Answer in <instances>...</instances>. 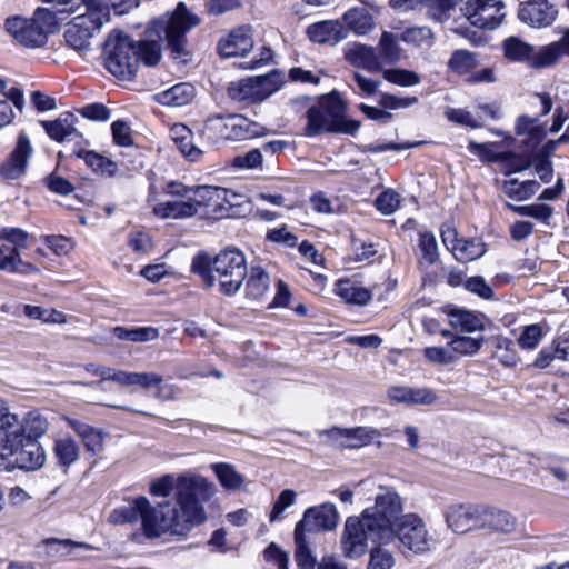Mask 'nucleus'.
<instances>
[{
  "mask_svg": "<svg viewBox=\"0 0 569 569\" xmlns=\"http://www.w3.org/2000/svg\"><path fill=\"white\" fill-rule=\"evenodd\" d=\"M410 406H430L438 400L435 390L427 387H410Z\"/></svg>",
  "mask_w": 569,
  "mask_h": 569,
  "instance_id": "56",
  "label": "nucleus"
},
{
  "mask_svg": "<svg viewBox=\"0 0 569 569\" xmlns=\"http://www.w3.org/2000/svg\"><path fill=\"white\" fill-rule=\"evenodd\" d=\"M169 200L157 203L153 213L161 219H188L199 213L202 207H209L211 200L221 191L210 186H186L170 181L166 186Z\"/></svg>",
  "mask_w": 569,
  "mask_h": 569,
  "instance_id": "3",
  "label": "nucleus"
},
{
  "mask_svg": "<svg viewBox=\"0 0 569 569\" xmlns=\"http://www.w3.org/2000/svg\"><path fill=\"white\" fill-rule=\"evenodd\" d=\"M217 190L221 191L219 194L220 198L214 196V198L211 200L209 206H213L212 214L216 218H228L232 216V208L234 207V203L231 202V200L227 197L228 192L224 189L216 188Z\"/></svg>",
  "mask_w": 569,
  "mask_h": 569,
  "instance_id": "55",
  "label": "nucleus"
},
{
  "mask_svg": "<svg viewBox=\"0 0 569 569\" xmlns=\"http://www.w3.org/2000/svg\"><path fill=\"white\" fill-rule=\"evenodd\" d=\"M194 88L190 83H179L157 96L158 101L168 107H182L194 98Z\"/></svg>",
  "mask_w": 569,
  "mask_h": 569,
  "instance_id": "30",
  "label": "nucleus"
},
{
  "mask_svg": "<svg viewBox=\"0 0 569 569\" xmlns=\"http://www.w3.org/2000/svg\"><path fill=\"white\" fill-rule=\"evenodd\" d=\"M478 64L477 56L468 50H456L449 61L448 68L458 74H466L473 70Z\"/></svg>",
  "mask_w": 569,
  "mask_h": 569,
  "instance_id": "46",
  "label": "nucleus"
},
{
  "mask_svg": "<svg viewBox=\"0 0 569 569\" xmlns=\"http://www.w3.org/2000/svg\"><path fill=\"white\" fill-rule=\"evenodd\" d=\"M162 381V377L156 372H129L116 370L113 376V382L124 387L140 386L148 389L159 386Z\"/></svg>",
  "mask_w": 569,
  "mask_h": 569,
  "instance_id": "32",
  "label": "nucleus"
},
{
  "mask_svg": "<svg viewBox=\"0 0 569 569\" xmlns=\"http://www.w3.org/2000/svg\"><path fill=\"white\" fill-rule=\"evenodd\" d=\"M342 111L343 106L339 98L333 96L323 97L318 104L310 107L307 111L306 134L315 137L325 131L356 133L360 128L359 121L345 118L333 120Z\"/></svg>",
  "mask_w": 569,
  "mask_h": 569,
  "instance_id": "6",
  "label": "nucleus"
},
{
  "mask_svg": "<svg viewBox=\"0 0 569 569\" xmlns=\"http://www.w3.org/2000/svg\"><path fill=\"white\" fill-rule=\"evenodd\" d=\"M383 79L392 84H397L400 87H413L421 82V77L415 71L407 69H383L382 68Z\"/></svg>",
  "mask_w": 569,
  "mask_h": 569,
  "instance_id": "48",
  "label": "nucleus"
},
{
  "mask_svg": "<svg viewBox=\"0 0 569 569\" xmlns=\"http://www.w3.org/2000/svg\"><path fill=\"white\" fill-rule=\"evenodd\" d=\"M461 12L470 24L481 29L497 28L505 17L501 0H468Z\"/></svg>",
  "mask_w": 569,
  "mask_h": 569,
  "instance_id": "14",
  "label": "nucleus"
},
{
  "mask_svg": "<svg viewBox=\"0 0 569 569\" xmlns=\"http://www.w3.org/2000/svg\"><path fill=\"white\" fill-rule=\"evenodd\" d=\"M64 420L81 438V441L87 451L91 452L92 455H97L102 451L103 433L100 429H97L78 419L66 417Z\"/></svg>",
  "mask_w": 569,
  "mask_h": 569,
  "instance_id": "26",
  "label": "nucleus"
},
{
  "mask_svg": "<svg viewBox=\"0 0 569 569\" xmlns=\"http://www.w3.org/2000/svg\"><path fill=\"white\" fill-rule=\"evenodd\" d=\"M399 39L417 48H430L435 42V33L429 27H411L402 31Z\"/></svg>",
  "mask_w": 569,
  "mask_h": 569,
  "instance_id": "41",
  "label": "nucleus"
},
{
  "mask_svg": "<svg viewBox=\"0 0 569 569\" xmlns=\"http://www.w3.org/2000/svg\"><path fill=\"white\" fill-rule=\"evenodd\" d=\"M558 11L548 0H529L520 4L518 17L532 27H548L557 18Z\"/></svg>",
  "mask_w": 569,
  "mask_h": 569,
  "instance_id": "20",
  "label": "nucleus"
},
{
  "mask_svg": "<svg viewBox=\"0 0 569 569\" xmlns=\"http://www.w3.org/2000/svg\"><path fill=\"white\" fill-rule=\"evenodd\" d=\"M342 19L346 26L357 36H366L376 28L372 16L363 7L349 9Z\"/></svg>",
  "mask_w": 569,
  "mask_h": 569,
  "instance_id": "28",
  "label": "nucleus"
},
{
  "mask_svg": "<svg viewBox=\"0 0 569 569\" xmlns=\"http://www.w3.org/2000/svg\"><path fill=\"white\" fill-rule=\"evenodd\" d=\"M32 151L29 138L24 132H21L14 149L7 160L0 164V176L6 180L19 179L26 172Z\"/></svg>",
  "mask_w": 569,
  "mask_h": 569,
  "instance_id": "18",
  "label": "nucleus"
},
{
  "mask_svg": "<svg viewBox=\"0 0 569 569\" xmlns=\"http://www.w3.org/2000/svg\"><path fill=\"white\" fill-rule=\"evenodd\" d=\"M113 141L121 147L132 144L131 129L127 122L117 120L111 124Z\"/></svg>",
  "mask_w": 569,
  "mask_h": 569,
  "instance_id": "63",
  "label": "nucleus"
},
{
  "mask_svg": "<svg viewBox=\"0 0 569 569\" xmlns=\"http://www.w3.org/2000/svg\"><path fill=\"white\" fill-rule=\"evenodd\" d=\"M485 506L477 505H452L446 511V522L456 533H466L471 530H479L482 527Z\"/></svg>",
  "mask_w": 569,
  "mask_h": 569,
  "instance_id": "16",
  "label": "nucleus"
},
{
  "mask_svg": "<svg viewBox=\"0 0 569 569\" xmlns=\"http://www.w3.org/2000/svg\"><path fill=\"white\" fill-rule=\"evenodd\" d=\"M110 20V9L106 0H84V12L78 13L64 32L66 43L83 53L90 49V39Z\"/></svg>",
  "mask_w": 569,
  "mask_h": 569,
  "instance_id": "4",
  "label": "nucleus"
},
{
  "mask_svg": "<svg viewBox=\"0 0 569 569\" xmlns=\"http://www.w3.org/2000/svg\"><path fill=\"white\" fill-rule=\"evenodd\" d=\"M191 271L198 274L208 288L216 284V274L213 272V258L207 252H200L193 257Z\"/></svg>",
  "mask_w": 569,
  "mask_h": 569,
  "instance_id": "42",
  "label": "nucleus"
},
{
  "mask_svg": "<svg viewBox=\"0 0 569 569\" xmlns=\"http://www.w3.org/2000/svg\"><path fill=\"white\" fill-rule=\"evenodd\" d=\"M455 6L456 0H427V14L438 22H443Z\"/></svg>",
  "mask_w": 569,
  "mask_h": 569,
  "instance_id": "51",
  "label": "nucleus"
},
{
  "mask_svg": "<svg viewBox=\"0 0 569 569\" xmlns=\"http://www.w3.org/2000/svg\"><path fill=\"white\" fill-rule=\"evenodd\" d=\"M174 491L173 501L159 503L151 507L156 513L164 515L172 521H184L183 530L169 531L172 535H187L194 526L203 523L207 519L204 502H208L216 495V486L204 477L186 473L179 477L166 475L154 481L150 492L158 497H167Z\"/></svg>",
  "mask_w": 569,
  "mask_h": 569,
  "instance_id": "2",
  "label": "nucleus"
},
{
  "mask_svg": "<svg viewBox=\"0 0 569 569\" xmlns=\"http://www.w3.org/2000/svg\"><path fill=\"white\" fill-rule=\"evenodd\" d=\"M387 545L392 539L378 528L368 515L349 517L346 520L341 537V549L345 557L350 559L360 558L366 553L368 543Z\"/></svg>",
  "mask_w": 569,
  "mask_h": 569,
  "instance_id": "8",
  "label": "nucleus"
},
{
  "mask_svg": "<svg viewBox=\"0 0 569 569\" xmlns=\"http://www.w3.org/2000/svg\"><path fill=\"white\" fill-rule=\"evenodd\" d=\"M54 453L60 465L69 467L79 458V446L70 437L60 438L54 442Z\"/></svg>",
  "mask_w": 569,
  "mask_h": 569,
  "instance_id": "44",
  "label": "nucleus"
},
{
  "mask_svg": "<svg viewBox=\"0 0 569 569\" xmlns=\"http://www.w3.org/2000/svg\"><path fill=\"white\" fill-rule=\"evenodd\" d=\"M84 144L79 146L78 149L72 150V154L77 158L83 159L86 164L91 168L96 173L106 177H113L117 173V163L106 157L90 150H84Z\"/></svg>",
  "mask_w": 569,
  "mask_h": 569,
  "instance_id": "27",
  "label": "nucleus"
},
{
  "mask_svg": "<svg viewBox=\"0 0 569 569\" xmlns=\"http://www.w3.org/2000/svg\"><path fill=\"white\" fill-rule=\"evenodd\" d=\"M397 539L400 548L416 555H423L431 549L432 538L422 518L417 513L402 515L392 527V540Z\"/></svg>",
  "mask_w": 569,
  "mask_h": 569,
  "instance_id": "12",
  "label": "nucleus"
},
{
  "mask_svg": "<svg viewBox=\"0 0 569 569\" xmlns=\"http://www.w3.org/2000/svg\"><path fill=\"white\" fill-rule=\"evenodd\" d=\"M283 82V74L273 70L264 76L250 77L231 82L228 88V94L232 100L239 102L257 103L278 91Z\"/></svg>",
  "mask_w": 569,
  "mask_h": 569,
  "instance_id": "11",
  "label": "nucleus"
},
{
  "mask_svg": "<svg viewBox=\"0 0 569 569\" xmlns=\"http://www.w3.org/2000/svg\"><path fill=\"white\" fill-rule=\"evenodd\" d=\"M21 263V256L18 248L10 246H0V270L14 273L17 267Z\"/></svg>",
  "mask_w": 569,
  "mask_h": 569,
  "instance_id": "53",
  "label": "nucleus"
},
{
  "mask_svg": "<svg viewBox=\"0 0 569 569\" xmlns=\"http://www.w3.org/2000/svg\"><path fill=\"white\" fill-rule=\"evenodd\" d=\"M539 187V183L535 180L520 182L517 179H510L505 181L503 191L509 198L523 201L532 197Z\"/></svg>",
  "mask_w": 569,
  "mask_h": 569,
  "instance_id": "40",
  "label": "nucleus"
},
{
  "mask_svg": "<svg viewBox=\"0 0 569 569\" xmlns=\"http://www.w3.org/2000/svg\"><path fill=\"white\" fill-rule=\"evenodd\" d=\"M402 49L398 43V38L388 31L381 33L378 44L379 61L387 64H396L402 59Z\"/></svg>",
  "mask_w": 569,
  "mask_h": 569,
  "instance_id": "35",
  "label": "nucleus"
},
{
  "mask_svg": "<svg viewBox=\"0 0 569 569\" xmlns=\"http://www.w3.org/2000/svg\"><path fill=\"white\" fill-rule=\"evenodd\" d=\"M113 332L118 339L133 342H146L154 340L159 336V330L153 327H139L133 329L116 327Z\"/></svg>",
  "mask_w": 569,
  "mask_h": 569,
  "instance_id": "45",
  "label": "nucleus"
},
{
  "mask_svg": "<svg viewBox=\"0 0 569 569\" xmlns=\"http://www.w3.org/2000/svg\"><path fill=\"white\" fill-rule=\"evenodd\" d=\"M451 251L458 261L469 262L486 253V244L480 239L461 238L455 247H451Z\"/></svg>",
  "mask_w": 569,
  "mask_h": 569,
  "instance_id": "37",
  "label": "nucleus"
},
{
  "mask_svg": "<svg viewBox=\"0 0 569 569\" xmlns=\"http://www.w3.org/2000/svg\"><path fill=\"white\" fill-rule=\"evenodd\" d=\"M446 116L450 121L469 126L471 128H479L481 127V116L476 117V114H472L471 112L465 110V109H453L449 108L446 111Z\"/></svg>",
  "mask_w": 569,
  "mask_h": 569,
  "instance_id": "59",
  "label": "nucleus"
},
{
  "mask_svg": "<svg viewBox=\"0 0 569 569\" xmlns=\"http://www.w3.org/2000/svg\"><path fill=\"white\" fill-rule=\"evenodd\" d=\"M509 207L518 214L547 221L552 214V208L547 204L512 206Z\"/></svg>",
  "mask_w": 569,
  "mask_h": 569,
  "instance_id": "54",
  "label": "nucleus"
},
{
  "mask_svg": "<svg viewBox=\"0 0 569 569\" xmlns=\"http://www.w3.org/2000/svg\"><path fill=\"white\" fill-rule=\"evenodd\" d=\"M563 53H566V51L561 38L559 41L541 48L533 57L532 66L536 68L549 67L557 62Z\"/></svg>",
  "mask_w": 569,
  "mask_h": 569,
  "instance_id": "47",
  "label": "nucleus"
},
{
  "mask_svg": "<svg viewBox=\"0 0 569 569\" xmlns=\"http://www.w3.org/2000/svg\"><path fill=\"white\" fill-rule=\"evenodd\" d=\"M201 134L210 143H218L264 136L266 129L241 114H217L206 120Z\"/></svg>",
  "mask_w": 569,
  "mask_h": 569,
  "instance_id": "9",
  "label": "nucleus"
},
{
  "mask_svg": "<svg viewBox=\"0 0 569 569\" xmlns=\"http://www.w3.org/2000/svg\"><path fill=\"white\" fill-rule=\"evenodd\" d=\"M200 22L201 19L190 12L184 2H179L171 13L161 17L146 30L142 40L136 42L129 36L113 31L104 44V66L119 79H133L140 62L152 67L160 61L162 33L171 57L187 62L190 52L186 36Z\"/></svg>",
  "mask_w": 569,
  "mask_h": 569,
  "instance_id": "1",
  "label": "nucleus"
},
{
  "mask_svg": "<svg viewBox=\"0 0 569 569\" xmlns=\"http://www.w3.org/2000/svg\"><path fill=\"white\" fill-rule=\"evenodd\" d=\"M213 272L220 292L226 296L236 295L248 273L243 252L233 247L221 250L213 258Z\"/></svg>",
  "mask_w": 569,
  "mask_h": 569,
  "instance_id": "10",
  "label": "nucleus"
},
{
  "mask_svg": "<svg viewBox=\"0 0 569 569\" xmlns=\"http://www.w3.org/2000/svg\"><path fill=\"white\" fill-rule=\"evenodd\" d=\"M419 248L422 252V259L432 264L438 259V246L436 238L431 233H422L419 240Z\"/></svg>",
  "mask_w": 569,
  "mask_h": 569,
  "instance_id": "60",
  "label": "nucleus"
},
{
  "mask_svg": "<svg viewBox=\"0 0 569 569\" xmlns=\"http://www.w3.org/2000/svg\"><path fill=\"white\" fill-rule=\"evenodd\" d=\"M426 359L436 365H450L456 361V353L450 343L448 347H427L423 349Z\"/></svg>",
  "mask_w": 569,
  "mask_h": 569,
  "instance_id": "52",
  "label": "nucleus"
},
{
  "mask_svg": "<svg viewBox=\"0 0 569 569\" xmlns=\"http://www.w3.org/2000/svg\"><path fill=\"white\" fill-rule=\"evenodd\" d=\"M10 101L21 109L23 103V96L19 89L12 88L9 92L6 91V81L0 79V128L9 124L14 118V112Z\"/></svg>",
  "mask_w": 569,
  "mask_h": 569,
  "instance_id": "29",
  "label": "nucleus"
},
{
  "mask_svg": "<svg viewBox=\"0 0 569 569\" xmlns=\"http://www.w3.org/2000/svg\"><path fill=\"white\" fill-rule=\"evenodd\" d=\"M345 59L353 67L362 68L369 72L382 71L381 61L373 47L353 42L345 48Z\"/></svg>",
  "mask_w": 569,
  "mask_h": 569,
  "instance_id": "22",
  "label": "nucleus"
},
{
  "mask_svg": "<svg viewBox=\"0 0 569 569\" xmlns=\"http://www.w3.org/2000/svg\"><path fill=\"white\" fill-rule=\"evenodd\" d=\"M542 338V329L539 325H531L523 329L518 343L523 349H535Z\"/></svg>",
  "mask_w": 569,
  "mask_h": 569,
  "instance_id": "61",
  "label": "nucleus"
},
{
  "mask_svg": "<svg viewBox=\"0 0 569 569\" xmlns=\"http://www.w3.org/2000/svg\"><path fill=\"white\" fill-rule=\"evenodd\" d=\"M399 204L400 196L393 190L383 191L376 199V207L383 214L393 213Z\"/></svg>",
  "mask_w": 569,
  "mask_h": 569,
  "instance_id": "58",
  "label": "nucleus"
},
{
  "mask_svg": "<svg viewBox=\"0 0 569 569\" xmlns=\"http://www.w3.org/2000/svg\"><path fill=\"white\" fill-rule=\"evenodd\" d=\"M481 529H490L501 535H512L517 531L518 521L510 512L485 507Z\"/></svg>",
  "mask_w": 569,
  "mask_h": 569,
  "instance_id": "25",
  "label": "nucleus"
},
{
  "mask_svg": "<svg viewBox=\"0 0 569 569\" xmlns=\"http://www.w3.org/2000/svg\"><path fill=\"white\" fill-rule=\"evenodd\" d=\"M264 558L267 561L277 565L278 569H289V556L286 551L281 550L274 542H271L264 550Z\"/></svg>",
  "mask_w": 569,
  "mask_h": 569,
  "instance_id": "64",
  "label": "nucleus"
},
{
  "mask_svg": "<svg viewBox=\"0 0 569 569\" xmlns=\"http://www.w3.org/2000/svg\"><path fill=\"white\" fill-rule=\"evenodd\" d=\"M339 515L335 505L327 502L308 508L296 528L306 532L330 531L338 525Z\"/></svg>",
  "mask_w": 569,
  "mask_h": 569,
  "instance_id": "17",
  "label": "nucleus"
},
{
  "mask_svg": "<svg viewBox=\"0 0 569 569\" xmlns=\"http://www.w3.org/2000/svg\"><path fill=\"white\" fill-rule=\"evenodd\" d=\"M449 323L452 328L462 332L475 333L483 330V320L478 315L461 309H452L448 312Z\"/></svg>",
  "mask_w": 569,
  "mask_h": 569,
  "instance_id": "31",
  "label": "nucleus"
},
{
  "mask_svg": "<svg viewBox=\"0 0 569 569\" xmlns=\"http://www.w3.org/2000/svg\"><path fill=\"white\" fill-rule=\"evenodd\" d=\"M320 435L326 436L330 445L337 448H361L370 445L380 432L372 427H333L321 431Z\"/></svg>",
  "mask_w": 569,
  "mask_h": 569,
  "instance_id": "15",
  "label": "nucleus"
},
{
  "mask_svg": "<svg viewBox=\"0 0 569 569\" xmlns=\"http://www.w3.org/2000/svg\"><path fill=\"white\" fill-rule=\"evenodd\" d=\"M141 519L144 533L148 538H158L168 531L183 530L184 521H172V518H166L159 512L151 510L149 500L144 497L137 498L131 506L114 509L109 516V522L123 525L134 522Z\"/></svg>",
  "mask_w": 569,
  "mask_h": 569,
  "instance_id": "5",
  "label": "nucleus"
},
{
  "mask_svg": "<svg viewBox=\"0 0 569 569\" xmlns=\"http://www.w3.org/2000/svg\"><path fill=\"white\" fill-rule=\"evenodd\" d=\"M483 342L481 335L477 337L457 336L451 339L450 346L456 353V360L460 356H471L479 351Z\"/></svg>",
  "mask_w": 569,
  "mask_h": 569,
  "instance_id": "49",
  "label": "nucleus"
},
{
  "mask_svg": "<svg viewBox=\"0 0 569 569\" xmlns=\"http://www.w3.org/2000/svg\"><path fill=\"white\" fill-rule=\"evenodd\" d=\"M17 455L16 462L24 470H37L42 467L46 461L44 450L37 442L29 443L26 447L22 445Z\"/></svg>",
  "mask_w": 569,
  "mask_h": 569,
  "instance_id": "36",
  "label": "nucleus"
},
{
  "mask_svg": "<svg viewBox=\"0 0 569 569\" xmlns=\"http://www.w3.org/2000/svg\"><path fill=\"white\" fill-rule=\"evenodd\" d=\"M253 48L251 30L247 27H240L232 30L226 38L218 43V50L224 58L244 56Z\"/></svg>",
  "mask_w": 569,
  "mask_h": 569,
  "instance_id": "21",
  "label": "nucleus"
},
{
  "mask_svg": "<svg viewBox=\"0 0 569 569\" xmlns=\"http://www.w3.org/2000/svg\"><path fill=\"white\" fill-rule=\"evenodd\" d=\"M270 288L269 274L259 266L251 267L246 284L247 297L253 300H262Z\"/></svg>",
  "mask_w": 569,
  "mask_h": 569,
  "instance_id": "34",
  "label": "nucleus"
},
{
  "mask_svg": "<svg viewBox=\"0 0 569 569\" xmlns=\"http://www.w3.org/2000/svg\"><path fill=\"white\" fill-rule=\"evenodd\" d=\"M307 34L312 42L336 44L346 38V29L337 20H325L308 27Z\"/></svg>",
  "mask_w": 569,
  "mask_h": 569,
  "instance_id": "24",
  "label": "nucleus"
},
{
  "mask_svg": "<svg viewBox=\"0 0 569 569\" xmlns=\"http://www.w3.org/2000/svg\"><path fill=\"white\" fill-rule=\"evenodd\" d=\"M362 512L392 539V527L402 516V501L392 488L380 487L375 497V506L366 508Z\"/></svg>",
  "mask_w": 569,
  "mask_h": 569,
  "instance_id": "13",
  "label": "nucleus"
},
{
  "mask_svg": "<svg viewBox=\"0 0 569 569\" xmlns=\"http://www.w3.org/2000/svg\"><path fill=\"white\" fill-rule=\"evenodd\" d=\"M296 497H297V493L293 490H291V489L283 490L279 495L277 501L273 505V508L270 513V521L271 522L277 521L280 518L281 513L287 508H289L290 506H292L296 502Z\"/></svg>",
  "mask_w": 569,
  "mask_h": 569,
  "instance_id": "62",
  "label": "nucleus"
},
{
  "mask_svg": "<svg viewBox=\"0 0 569 569\" xmlns=\"http://www.w3.org/2000/svg\"><path fill=\"white\" fill-rule=\"evenodd\" d=\"M296 562L300 569H315L316 557L308 547L306 533L295 528Z\"/></svg>",
  "mask_w": 569,
  "mask_h": 569,
  "instance_id": "43",
  "label": "nucleus"
},
{
  "mask_svg": "<svg viewBox=\"0 0 569 569\" xmlns=\"http://www.w3.org/2000/svg\"><path fill=\"white\" fill-rule=\"evenodd\" d=\"M503 48L506 57L511 60H523L532 52L531 46L513 37L505 40Z\"/></svg>",
  "mask_w": 569,
  "mask_h": 569,
  "instance_id": "50",
  "label": "nucleus"
},
{
  "mask_svg": "<svg viewBox=\"0 0 569 569\" xmlns=\"http://www.w3.org/2000/svg\"><path fill=\"white\" fill-rule=\"evenodd\" d=\"M77 117L72 112H63L57 119L52 121H41V126L46 130L47 134L59 142L62 141H74V148L86 144L82 134L76 127Z\"/></svg>",
  "mask_w": 569,
  "mask_h": 569,
  "instance_id": "19",
  "label": "nucleus"
},
{
  "mask_svg": "<svg viewBox=\"0 0 569 569\" xmlns=\"http://www.w3.org/2000/svg\"><path fill=\"white\" fill-rule=\"evenodd\" d=\"M0 436L4 442L12 446L17 451L21 449L24 441L23 429L18 415L10 411L8 403L0 398Z\"/></svg>",
  "mask_w": 569,
  "mask_h": 569,
  "instance_id": "23",
  "label": "nucleus"
},
{
  "mask_svg": "<svg viewBox=\"0 0 569 569\" xmlns=\"http://www.w3.org/2000/svg\"><path fill=\"white\" fill-rule=\"evenodd\" d=\"M221 486L227 490H238L242 487L244 478L232 465L220 462L211 465Z\"/></svg>",
  "mask_w": 569,
  "mask_h": 569,
  "instance_id": "39",
  "label": "nucleus"
},
{
  "mask_svg": "<svg viewBox=\"0 0 569 569\" xmlns=\"http://www.w3.org/2000/svg\"><path fill=\"white\" fill-rule=\"evenodd\" d=\"M336 293L347 303L358 306H365L372 299L370 290L365 287H360L348 279L339 280L337 282Z\"/></svg>",
  "mask_w": 569,
  "mask_h": 569,
  "instance_id": "33",
  "label": "nucleus"
},
{
  "mask_svg": "<svg viewBox=\"0 0 569 569\" xmlns=\"http://www.w3.org/2000/svg\"><path fill=\"white\" fill-rule=\"evenodd\" d=\"M395 566L393 555L382 548L372 549L367 569H391Z\"/></svg>",
  "mask_w": 569,
  "mask_h": 569,
  "instance_id": "57",
  "label": "nucleus"
},
{
  "mask_svg": "<svg viewBox=\"0 0 569 569\" xmlns=\"http://www.w3.org/2000/svg\"><path fill=\"white\" fill-rule=\"evenodd\" d=\"M20 421L23 429V439L37 440L42 437L49 428L47 417L38 410L29 411Z\"/></svg>",
  "mask_w": 569,
  "mask_h": 569,
  "instance_id": "38",
  "label": "nucleus"
},
{
  "mask_svg": "<svg viewBox=\"0 0 569 569\" xmlns=\"http://www.w3.org/2000/svg\"><path fill=\"white\" fill-rule=\"evenodd\" d=\"M58 26L56 13L48 8H38L31 19L21 17L9 18L6 29L20 44L39 48L47 43L48 34L54 32Z\"/></svg>",
  "mask_w": 569,
  "mask_h": 569,
  "instance_id": "7",
  "label": "nucleus"
}]
</instances>
